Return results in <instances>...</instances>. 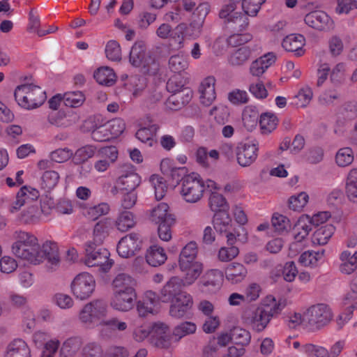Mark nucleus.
<instances>
[{
    "instance_id": "obj_14",
    "label": "nucleus",
    "mask_w": 357,
    "mask_h": 357,
    "mask_svg": "<svg viewBox=\"0 0 357 357\" xmlns=\"http://www.w3.org/2000/svg\"><path fill=\"white\" fill-rule=\"evenodd\" d=\"M141 240L136 233H131L120 239L117 244L116 250L119 255L123 258L134 256L141 245Z\"/></svg>"
},
{
    "instance_id": "obj_4",
    "label": "nucleus",
    "mask_w": 357,
    "mask_h": 357,
    "mask_svg": "<svg viewBox=\"0 0 357 357\" xmlns=\"http://www.w3.org/2000/svg\"><path fill=\"white\" fill-rule=\"evenodd\" d=\"M108 307L102 299H95L85 304L80 310L79 320L87 327H91L105 318Z\"/></svg>"
},
{
    "instance_id": "obj_15",
    "label": "nucleus",
    "mask_w": 357,
    "mask_h": 357,
    "mask_svg": "<svg viewBox=\"0 0 357 357\" xmlns=\"http://www.w3.org/2000/svg\"><path fill=\"white\" fill-rule=\"evenodd\" d=\"M137 299L135 290L127 291H114L110 301L111 307L118 311L128 312L132 309Z\"/></svg>"
},
{
    "instance_id": "obj_59",
    "label": "nucleus",
    "mask_w": 357,
    "mask_h": 357,
    "mask_svg": "<svg viewBox=\"0 0 357 357\" xmlns=\"http://www.w3.org/2000/svg\"><path fill=\"white\" fill-rule=\"evenodd\" d=\"M102 352L100 344L96 342H89L82 347L81 354L82 357H101Z\"/></svg>"
},
{
    "instance_id": "obj_61",
    "label": "nucleus",
    "mask_w": 357,
    "mask_h": 357,
    "mask_svg": "<svg viewBox=\"0 0 357 357\" xmlns=\"http://www.w3.org/2000/svg\"><path fill=\"white\" fill-rule=\"evenodd\" d=\"M91 137L97 142H106L112 139L107 123L102 125L96 126L91 132Z\"/></svg>"
},
{
    "instance_id": "obj_3",
    "label": "nucleus",
    "mask_w": 357,
    "mask_h": 357,
    "mask_svg": "<svg viewBox=\"0 0 357 357\" xmlns=\"http://www.w3.org/2000/svg\"><path fill=\"white\" fill-rule=\"evenodd\" d=\"M204 190V182L199 174L192 172L181 178L180 194L186 202H199L202 198Z\"/></svg>"
},
{
    "instance_id": "obj_38",
    "label": "nucleus",
    "mask_w": 357,
    "mask_h": 357,
    "mask_svg": "<svg viewBox=\"0 0 357 357\" xmlns=\"http://www.w3.org/2000/svg\"><path fill=\"white\" fill-rule=\"evenodd\" d=\"M112 227V222L109 218H103L94 226L93 238L95 243L101 244L107 236Z\"/></svg>"
},
{
    "instance_id": "obj_2",
    "label": "nucleus",
    "mask_w": 357,
    "mask_h": 357,
    "mask_svg": "<svg viewBox=\"0 0 357 357\" xmlns=\"http://www.w3.org/2000/svg\"><path fill=\"white\" fill-rule=\"evenodd\" d=\"M17 104L26 109H32L42 105L46 100V94L40 86L25 84L18 86L14 92Z\"/></svg>"
},
{
    "instance_id": "obj_27",
    "label": "nucleus",
    "mask_w": 357,
    "mask_h": 357,
    "mask_svg": "<svg viewBox=\"0 0 357 357\" xmlns=\"http://www.w3.org/2000/svg\"><path fill=\"white\" fill-rule=\"evenodd\" d=\"M83 345L82 338L72 336L65 340L59 350V357H75Z\"/></svg>"
},
{
    "instance_id": "obj_25",
    "label": "nucleus",
    "mask_w": 357,
    "mask_h": 357,
    "mask_svg": "<svg viewBox=\"0 0 357 357\" xmlns=\"http://www.w3.org/2000/svg\"><path fill=\"white\" fill-rule=\"evenodd\" d=\"M305 39L303 35L290 34L283 39L282 45L286 51L294 52L296 56H301L305 52Z\"/></svg>"
},
{
    "instance_id": "obj_63",
    "label": "nucleus",
    "mask_w": 357,
    "mask_h": 357,
    "mask_svg": "<svg viewBox=\"0 0 357 357\" xmlns=\"http://www.w3.org/2000/svg\"><path fill=\"white\" fill-rule=\"evenodd\" d=\"M239 253V250L234 245L229 247H222L218 253V259L222 262L231 261L236 257Z\"/></svg>"
},
{
    "instance_id": "obj_6",
    "label": "nucleus",
    "mask_w": 357,
    "mask_h": 357,
    "mask_svg": "<svg viewBox=\"0 0 357 357\" xmlns=\"http://www.w3.org/2000/svg\"><path fill=\"white\" fill-rule=\"evenodd\" d=\"M330 307L323 303L311 306L303 313L304 323L312 329H319L327 325L332 319Z\"/></svg>"
},
{
    "instance_id": "obj_17",
    "label": "nucleus",
    "mask_w": 357,
    "mask_h": 357,
    "mask_svg": "<svg viewBox=\"0 0 357 357\" xmlns=\"http://www.w3.org/2000/svg\"><path fill=\"white\" fill-rule=\"evenodd\" d=\"M183 287H185L181 278L176 276L172 277L160 290V301L162 303H169L180 297L183 294L187 293L185 291H182Z\"/></svg>"
},
{
    "instance_id": "obj_46",
    "label": "nucleus",
    "mask_w": 357,
    "mask_h": 357,
    "mask_svg": "<svg viewBox=\"0 0 357 357\" xmlns=\"http://www.w3.org/2000/svg\"><path fill=\"white\" fill-rule=\"evenodd\" d=\"M85 100V96L81 91H69L63 96V102L66 106L70 107H78L81 106Z\"/></svg>"
},
{
    "instance_id": "obj_36",
    "label": "nucleus",
    "mask_w": 357,
    "mask_h": 357,
    "mask_svg": "<svg viewBox=\"0 0 357 357\" xmlns=\"http://www.w3.org/2000/svg\"><path fill=\"white\" fill-rule=\"evenodd\" d=\"M167 259V255L164 249L158 245L151 246L146 255L147 263L155 267L164 264Z\"/></svg>"
},
{
    "instance_id": "obj_11",
    "label": "nucleus",
    "mask_w": 357,
    "mask_h": 357,
    "mask_svg": "<svg viewBox=\"0 0 357 357\" xmlns=\"http://www.w3.org/2000/svg\"><path fill=\"white\" fill-rule=\"evenodd\" d=\"M119 152L116 146H109L100 149L96 155L94 169L98 173L105 172L116 161Z\"/></svg>"
},
{
    "instance_id": "obj_34",
    "label": "nucleus",
    "mask_w": 357,
    "mask_h": 357,
    "mask_svg": "<svg viewBox=\"0 0 357 357\" xmlns=\"http://www.w3.org/2000/svg\"><path fill=\"white\" fill-rule=\"evenodd\" d=\"M197 255V245L195 241L188 243L181 250L179 255V267L185 268L188 264L195 263Z\"/></svg>"
},
{
    "instance_id": "obj_12",
    "label": "nucleus",
    "mask_w": 357,
    "mask_h": 357,
    "mask_svg": "<svg viewBox=\"0 0 357 357\" xmlns=\"http://www.w3.org/2000/svg\"><path fill=\"white\" fill-rule=\"evenodd\" d=\"M151 342L158 348L168 349L172 344L169 326L162 322H155L151 327Z\"/></svg>"
},
{
    "instance_id": "obj_49",
    "label": "nucleus",
    "mask_w": 357,
    "mask_h": 357,
    "mask_svg": "<svg viewBox=\"0 0 357 357\" xmlns=\"http://www.w3.org/2000/svg\"><path fill=\"white\" fill-rule=\"evenodd\" d=\"M188 66V60L183 55H173L169 59V68L175 73H180L184 71L187 69Z\"/></svg>"
},
{
    "instance_id": "obj_58",
    "label": "nucleus",
    "mask_w": 357,
    "mask_h": 357,
    "mask_svg": "<svg viewBox=\"0 0 357 357\" xmlns=\"http://www.w3.org/2000/svg\"><path fill=\"white\" fill-rule=\"evenodd\" d=\"M271 222L275 229L279 233L287 231L291 227L289 218L278 213H275L273 215Z\"/></svg>"
},
{
    "instance_id": "obj_53",
    "label": "nucleus",
    "mask_w": 357,
    "mask_h": 357,
    "mask_svg": "<svg viewBox=\"0 0 357 357\" xmlns=\"http://www.w3.org/2000/svg\"><path fill=\"white\" fill-rule=\"evenodd\" d=\"M176 223V219L169 218L166 222L157 224L159 238L163 241H169L172 238V228Z\"/></svg>"
},
{
    "instance_id": "obj_42",
    "label": "nucleus",
    "mask_w": 357,
    "mask_h": 357,
    "mask_svg": "<svg viewBox=\"0 0 357 357\" xmlns=\"http://www.w3.org/2000/svg\"><path fill=\"white\" fill-rule=\"evenodd\" d=\"M259 114L255 107H246L243 112L242 119L245 127L248 130L255 128L259 121Z\"/></svg>"
},
{
    "instance_id": "obj_60",
    "label": "nucleus",
    "mask_w": 357,
    "mask_h": 357,
    "mask_svg": "<svg viewBox=\"0 0 357 357\" xmlns=\"http://www.w3.org/2000/svg\"><path fill=\"white\" fill-rule=\"evenodd\" d=\"M105 54L108 59L118 61L121 59V50L120 45L116 40H109L105 47Z\"/></svg>"
},
{
    "instance_id": "obj_55",
    "label": "nucleus",
    "mask_w": 357,
    "mask_h": 357,
    "mask_svg": "<svg viewBox=\"0 0 357 357\" xmlns=\"http://www.w3.org/2000/svg\"><path fill=\"white\" fill-rule=\"evenodd\" d=\"M301 352L309 356L329 357V352L326 349L313 344H305L302 345Z\"/></svg>"
},
{
    "instance_id": "obj_9",
    "label": "nucleus",
    "mask_w": 357,
    "mask_h": 357,
    "mask_svg": "<svg viewBox=\"0 0 357 357\" xmlns=\"http://www.w3.org/2000/svg\"><path fill=\"white\" fill-rule=\"evenodd\" d=\"M73 295L79 300L89 298L94 291L96 282L93 277L87 273L78 274L71 283Z\"/></svg>"
},
{
    "instance_id": "obj_43",
    "label": "nucleus",
    "mask_w": 357,
    "mask_h": 357,
    "mask_svg": "<svg viewBox=\"0 0 357 357\" xmlns=\"http://www.w3.org/2000/svg\"><path fill=\"white\" fill-rule=\"evenodd\" d=\"M135 225L134 216L130 211H128L121 212L116 220V228L121 232L127 231Z\"/></svg>"
},
{
    "instance_id": "obj_19",
    "label": "nucleus",
    "mask_w": 357,
    "mask_h": 357,
    "mask_svg": "<svg viewBox=\"0 0 357 357\" xmlns=\"http://www.w3.org/2000/svg\"><path fill=\"white\" fill-rule=\"evenodd\" d=\"M304 20L309 26L320 31L329 29L332 25L330 17L321 10L309 13L305 15Z\"/></svg>"
},
{
    "instance_id": "obj_16",
    "label": "nucleus",
    "mask_w": 357,
    "mask_h": 357,
    "mask_svg": "<svg viewBox=\"0 0 357 357\" xmlns=\"http://www.w3.org/2000/svg\"><path fill=\"white\" fill-rule=\"evenodd\" d=\"M38 254L41 256V263L47 260V268L50 271H56L60 265L59 248L55 243L46 241L40 246Z\"/></svg>"
},
{
    "instance_id": "obj_56",
    "label": "nucleus",
    "mask_w": 357,
    "mask_h": 357,
    "mask_svg": "<svg viewBox=\"0 0 357 357\" xmlns=\"http://www.w3.org/2000/svg\"><path fill=\"white\" fill-rule=\"evenodd\" d=\"M313 93L309 86L301 88L298 93L294 96V103L301 107H306L311 101Z\"/></svg>"
},
{
    "instance_id": "obj_40",
    "label": "nucleus",
    "mask_w": 357,
    "mask_h": 357,
    "mask_svg": "<svg viewBox=\"0 0 357 357\" xmlns=\"http://www.w3.org/2000/svg\"><path fill=\"white\" fill-rule=\"evenodd\" d=\"M251 56V50L248 47H241L232 52L229 57V63L233 66L245 64Z\"/></svg>"
},
{
    "instance_id": "obj_50",
    "label": "nucleus",
    "mask_w": 357,
    "mask_h": 357,
    "mask_svg": "<svg viewBox=\"0 0 357 357\" xmlns=\"http://www.w3.org/2000/svg\"><path fill=\"white\" fill-rule=\"evenodd\" d=\"M233 342L236 344L247 346L251 340L250 333L241 327H234L231 330Z\"/></svg>"
},
{
    "instance_id": "obj_32",
    "label": "nucleus",
    "mask_w": 357,
    "mask_h": 357,
    "mask_svg": "<svg viewBox=\"0 0 357 357\" xmlns=\"http://www.w3.org/2000/svg\"><path fill=\"white\" fill-rule=\"evenodd\" d=\"M167 204L161 202L155 206L150 213V220L155 224L166 222L167 219H176L174 214L169 212Z\"/></svg>"
},
{
    "instance_id": "obj_41",
    "label": "nucleus",
    "mask_w": 357,
    "mask_h": 357,
    "mask_svg": "<svg viewBox=\"0 0 357 357\" xmlns=\"http://www.w3.org/2000/svg\"><path fill=\"white\" fill-rule=\"evenodd\" d=\"M197 331V325L192 321H183L176 326L172 331V336L176 341L183 337L195 334Z\"/></svg>"
},
{
    "instance_id": "obj_33",
    "label": "nucleus",
    "mask_w": 357,
    "mask_h": 357,
    "mask_svg": "<svg viewBox=\"0 0 357 357\" xmlns=\"http://www.w3.org/2000/svg\"><path fill=\"white\" fill-rule=\"evenodd\" d=\"M185 268L180 267L185 276L182 279L184 287H188L195 283L203 271V265L200 262L188 264Z\"/></svg>"
},
{
    "instance_id": "obj_62",
    "label": "nucleus",
    "mask_w": 357,
    "mask_h": 357,
    "mask_svg": "<svg viewBox=\"0 0 357 357\" xmlns=\"http://www.w3.org/2000/svg\"><path fill=\"white\" fill-rule=\"evenodd\" d=\"M308 199L309 197L305 192L291 196L288 201L289 207L294 211H301L307 204Z\"/></svg>"
},
{
    "instance_id": "obj_51",
    "label": "nucleus",
    "mask_w": 357,
    "mask_h": 357,
    "mask_svg": "<svg viewBox=\"0 0 357 357\" xmlns=\"http://www.w3.org/2000/svg\"><path fill=\"white\" fill-rule=\"evenodd\" d=\"M100 326L102 329L105 328L112 331H123L127 328V324L120 321L116 317H111L109 319H103L100 321ZM103 331V330H102Z\"/></svg>"
},
{
    "instance_id": "obj_44",
    "label": "nucleus",
    "mask_w": 357,
    "mask_h": 357,
    "mask_svg": "<svg viewBox=\"0 0 357 357\" xmlns=\"http://www.w3.org/2000/svg\"><path fill=\"white\" fill-rule=\"evenodd\" d=\"M159 130V126L157 124H151L148 127H144L139 129L136 132V137L144 143H149L152 145L153 137L156 135Z\"/></svg>"
},
{
    "instance_id": "obj_35",
    "label": "nucleus",
    "mask_w": 357,
    "mask_h": 357,
    "mask_svg": "<svg viewBox=\"0 0 357 357\" xmlns=\"http://www.w3.org/2000/svg\"><path fill=\"white\" fill-rule=\"evenodd\" d=\"M136 285L135 280L126 273L118 274L112 281L114 291H134Z\"/></svg>"
},
{
    "instance_id": "obj_64",
    "label": "nucleus",
    "mask_w": 357,
    "mask_h": 357,
    "mask_svg": "<svg viewBox=\"0 0 357 357\" xmlns=\"http://www.w3.org/2000/svg\"><path fill=\"white\" fill-rule=\"evenodd\" d=\"M109 211V206L106 203H101L96 206L89 207L85 213V215L91 220H96L100 216L107 214Z\"/></svg>"
},
{
    "instance_id": "obj_28",
    "label": "nucleus",
    "mask_w": 357,
    "mask_h": 357,
    "mask_svg": "<svg viewBox=\"0 0 357 357\" xmlns=\"http://www.w3.org/2000/svg\"><path fill=\"white\" fill-rule=\"evenodd\" d=\"M287 305V301L284 298H276L273 295H268L263 301L262 309L273 318L281 313Z\"/></svg>"
},
{
    "instance_id": "obj_48",
    "label": "nucleus",
    "mask_w": 357,
    "mask_h": 357,
    "mask_svg": "<svg viewBox=\"0 0 357 357\" xmlns=\"http://www.w3.org/2000/svg\"><path fill=\"white\" fill-rule=\"evenodd\" d=\"M208 205L213 211H227L229 206L225 198L218 192H212L208 199Z\"/></svg>"
},
{
    "instance_id": "obj_22",
    "label": "nucleus",
    "mask_w": 357,
    "mask_h": 357,
    "mask_svg": "<svg viewBox=\"0 0 357 357\" xmlns=\"http://www.w3.org/2000/svg\"><path fill=\"white\" fill-rule=\"evenodd\" d=\"M129 169L126 172L123 173L117 179L116 184L121 190L134 192L135 189L139 185L141 179L140 176L135 172L132 167H128Z\"/></svg>"
},
{
    "instance_id": "obj_29",
    "label": "nucleus",
    "mask_w": 357,
    "mask_h": 357,
    "mask_svg": "<svg viewBox=\"0 0 357 357\" xmlns=\"http://www.w3.org/2000/svg\"><path fill=\"white\" fill-rule=\"evenodd\" d=\"M340 261L339 271L343 274H351L357 268V251L353 254L349 250H343L339 255Z\"/></svg>"
},
{
    "instance_id": "obj_24",
    "label": "nucleus",
    "mask_w": 357,
    "mask_h": 357,
    "mask_svg": "<svg viewBox=\"0 0 357 357\" xmlns=\"http://www.w3.org/2000/svg\"><path fill=\"white\" fill-rule=\"evenodd\" d=\"M247 275L248 269L241 263L232 262L225 268L226 279L233 284L242 282Z\"/></svg>"
},
{
    "instance_id": "obj_23",
    "label": "nucleus",
    "mask_w": 357,
    "mask_h": 357,
    "mask_svg": "<svg viewBox=\"0 0 357 357\" xmlns=\"http://www.w3.org/2000/svg\"><path fill=\"white\" fill-rule=\"evenodd\" d=\"M215 83L213 77H207L199 86L200 101L205 106L211 105L216 98Z\"/></svg>"
},
{
    "instance_id": "obj_20",
    "label": "nucleus",
    "mask_w": 357,
    "mask_h": 357,
    "mask_svg": "<svg viewBox=\"0 0 357 357\" xmlns=\"http://www.w3.org/2000/svg\"><path fill=\"white\" fill-rule=\"evenodd\" d=\"M271 319L267 312L260 307L251 312L247 322L254 331L260 333L267 327Z\"/></svg>"
},
{
    "instance_id": "obj_57",
    "label": "nucleus",
    "mask_w": 357,
    "mask_h": 357,
    "mask_svg": "<svg viewBox=\"0 0 357 357\" xmlns=\"http://www.w3.org/2000/svg\"><path fill=\"white\" fill-rule=\"evenodd\" d=\"M209 113L211 116H214L215 121L218 124L224 125L229 120V108L225 105H220L215 106L210 110Z\"/></svg>"
},
{
    "instance_id": "obj_13",
    "label": "nucleus",
    "mask_w": 357,
    "mask_h": 357,
    "mask_svg": "<svg viewBox=\"0 0 357 357\" xmlns=\"http://www.w3.org/2000/svg\"><path fill=\"white\" fill-rule=\"evenodd\" d=\"M258 146L254 143H238L236 147V158L238 164L246 167L253 164L258 156Z\"/></svg>"
},
{
    "instance_id": "obj_31",
    "label": "nucleus",
    "mask_w": 357,
    "mask_h": 357,
    "mask_svg": "<svg viewBox=\"0 0 357 357\" xmlns=\"http://www.w3.org/2000/svg\"><path fill=\"white\" fill-rule=\"evenodd\" d=\"M5 357H31V351L24 340L15 339L7 346Z\"/></svg>"
},
{
    "instance_id": "obj_1",
    "label": "nucleus",
    "mask_w": 357,
    "mask_h": 357,
    "mask_svg": "<svg viewBox=\"0 0 357 357\" xmlns=\"http://www.w3.org/2000/svg\"><path fill=\"white\" fill-rule=\"evenodd\" d=\"M15 236L16 241L12 246L15 256L29 264H40L42 257L38 254L40 245L38 238L32 234L23 231H16Z\"/></svg>"
},
{
    "instance_id": "obj_47",
    "label": "nucleus",
    "mask_w": 357,
    "mask_h": 357,
    "mask_svg": "<svg viewBox=\"0 0 357 357\" xmlns=\"http://www.w3.org/2000/svg\"><path fill=\"white\" fill-rule=\"evenodd\" d=\"M259 126L261 132L268 134L275 129L278 124L277 117L271 113H264L260 116Z\"/></svg>"
},
{
    "instance_id": "obj_8",
    "label": "nucleus",
    "mask_w": 357,
    "mask_h": 357,
    "mask_svg": "<svg viewBox=\"0 0 357 357\" xmlns=\"http://www.w3.org/2000/svg\"><path fill=\"white\" fill-rule=\"evenodd\" d=\"M213 223L215 231L227 238L228 245H232L236 243V238L239 236V234L236 231L227 211H222L215 213Z\"/></svg>"
},
{
    "instance_id": "obj_18",
    "label": "nucleus",
    "mask_w": 357,
    "mask_h": 357,
    "mask_svg": "<svg viewBox=\"0 0 357 357\" xmlns=\"http://www.w3.org/2000/svg\"><path fill=\"white\" fill-rule=\"evenodd\" d=\"M169 303V315L176 319H181L192 309L193 298L189 293H184Z\"/></svg>"
},
{
    "instance_id": "obj_45",
    "label": "nucleus",
    "mask_w": 357,
    "mask_h": 357,
    "mask_svg": "<svg viewBox=\"0 0 357 357\" xmlns=\"http://www.w3.org/2000/svg\"><path fill=\"white\" fill-rule=\"evenodd\" d=\"M324 255V250L304 252L299 257V262L305 266H315Z\"/></svg>"
},
{
    "instance_id": "obj_52",
    "label": "nucleus",
    "mask_w": 357,
    "mask_h": 357,
    "mask_svg": "<svg viewBox=\"0 0 357 357\" xmlns=\"http://www.w3.org/2000/svg\"><path fill=\"white\" fill-rule=\"evenodd\" d=\"M354 152L349 147H344L339 149L336 153L335 160L338 166L346 167L354 161Z\"/></svg>"
},
{
    "instance_id": "obj_26",
    "label": "nucleus",
    "mask_w": 357,
    "mask_h": 357,
    "mask_svg": "<svg viewBox=\"0 0 357 357\" xmlns=\"http://www.w3.org/2000/svg\"><path fill=\"white\" fill-rule=\"evenodd\" d=\"M275 55L273 52H268L254 61L250 67V73L256 77H259L275 63Z\"/></svg>"
},
{
    "instance_id": "obj_5",
    "label": "nucleus",
    "mask_w": 357,
    "mask_h": 357,
    "mask_svg": "<svg viewBox=\"0 0 357 357\" xmlns=\"http://www.w3.org/2000/svg\"><path fill=\"white\" fill-rule=\"evenodd\" d=\"M99 245L91 241L86 243L84 263L89 267L99 266L102 271L107 272L111 268L113 261L109 259L108 250L99 248Z\"/></svg>"
},
{
    "instance_id": "obj_54",
    "label": "nucleus",
    "mask_w": 357,
    "mask_h": 357,
    "mask_svg": "<svg viewBox=\"0 0 357 357\" xmlns=\"http://www.w3.org/2000/svg\"><path fill=\"white\" fill-rule=\"evenodd\" d=\"M149 182L154 189L156 199H162L167 190V185L163 178L158 175H152L149 178Z\"/></svg>"
},
{
    "instance_id": "obj_7",
    "label": "nucleus",
    "mask_w": 357,
    "mask_h": 357,
    "mask_svg": "<svg viewBox=\"0 0 357 357\" xmlns=\"http://www.w3.org/2000/svg\"><path fill=\"white\" fill-rule=\"evenodd\" d=\"M236 8V4L229 3L221 9L219 16L224 20V23L228 29L238 33L246 29L249 20L247 15L235 11Z\"/></svg>"
},
{
    "instance_id": "obj_37",
    "label": "nucleus",
    "mask_w": 357,
    "mask_h": 357,
    "mask_svg": "<svg viewBox=\"0 0 357 357\" xmlns=\"http://www.w3.org/2000/svg\"><path fill=\"white\" fill-rule=\"evenodd\" d=\"M335 228L333 225L328 224L318 228L313 234L314 244L324 245L328 243L335 232Z\"/></svg>"
},
{
    "instance_id": "obj_21",
    "label": "nucleus",
    "mask_w": 357,
    "mask_h": 357,
    "mask_svg": "<svg viewBox=\"0 0 357 357\" xmlns=\"http://www.w3.org/2000/svg\"><path fill=\"white\" fill-rule=\"evenodd\" d=\"M312 225L309 216L301 217L298 219L294 228L296 242L290 245V250H296L300 247L298 243L302 242L308 236L310 231L312 229Z\"/></svg>"
},
{
    "instance_id": "obj_30",
    "label": "nucleus",
    "mask_w": 357,
    "mask_h": 357,
    "mask_svg": "<svg viewBox=\"0 0 357 357\" xmlns=\"http://www.w3.org/2000/svg\"><path fill=\"white\" fill-rule=\"evenodd\" d=\"M146 47L142 40L136 41L132 45L129 56L130 63L135 67L146 66Z\"/></svg>"
},
{
    "instance_id": "obj_39",
    "label": "nucleus",
    "mask_w": 357,
    "mask_h": 357,
    "mask_svg": "<svg viewBox=\"0 0 357 357\" xmlns=\"http://www.w3.org/2000/svg\"><path fill=\"white\" fill-rule=\"evenodd\" d=\"M93 77L101 85L112 86L116 81V75L109 67L99 68L95 71Z\"/></svg>"
},
{
    "instance_id": "obj_10",
    "label": "nucleus",
    "mask_w": 357,
    "mask_h": 357,
    "mask_svg": "<svg viewBox=\"0 0 357 357\" xmlns=\"http://www.w3.org/2000/svg\"><path fill=\"white\" fill-rule=\"evenodd\" d=\"M224 275L219 269L206 271L197 283L202 292L213 294L218 291L223 282Z\"/></svg>"
}]
</instances>
